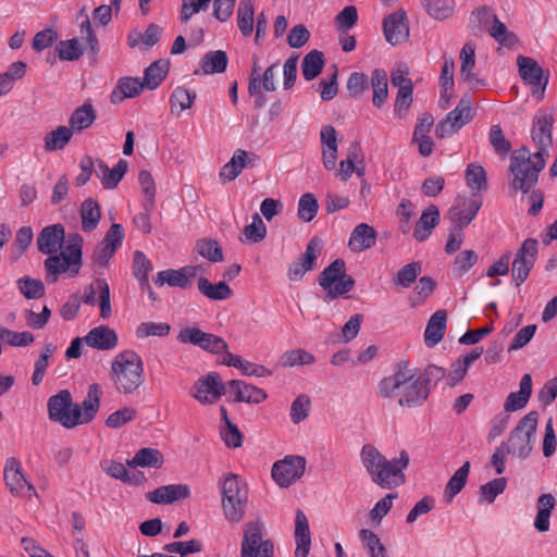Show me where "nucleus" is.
Masks as SVG:
<instances>
[{
    "label": "nucleus",
    "mask_w": 557,
    "mask_h": 557,
    "mask_svg": "<svg viewBox=\"0 0 557 557\" xmlns=\"http://www.w3.org/2000/svg\"><path fill=\"white\" fill-rule=\"evenodd\" d=\"M430 388L423 386V380L416 377L414 370L407 362H399L393 374L385 376L379 384V395L383 398H397L401 407L421 406L429 397Z\"/></svg>",
    "instance_id": "f257e3e1"
},
{
    "label": "nucleus",
    "mask_w": 557,
    "mask_h": 557,
    "mask_svg": "<svg viewBox=\"0 0 557 557\" xmlns=\"http://www.w3.org/2000/svg\"><path fill=\"white\" fill-rule=\"evenodd\" d=\"M361 461L371 480L382 488L400 486L406 481L404 470L409 465V455L403 450L399 458L386 459L373 445L367 444L360 453Z\"/></svg>",
    "instance_id": "f03ea898"
},
{
    "label": "nucleus",
    "mask_w": 557,
    "mask_h": 557,
    "mask_svg": "<svg viewBox=\"0 0 557 557\" xmlns=\"http://www.w3.org/2000/svg\"><path fill=\"white\" fill-rule=\"evenodd\" d=\"M110 376L119 394H137L145 382L143 359L134 350L117 354L111 362Z\"/></svg>",
    "instance_id": "7ed1b4c3"
},
{
    "label": "nucleus",
    "mask_w": 557,
    "mask_h": 557,
    "mask_svg": "<svg viewBox=\"0 0 557 557\" xmlns=\"http://www.w3.org/2000/svg\"><path fill=\"white\" fill-rule=\"evenodd\" d=\"M544 166L545 159L541 149L530 152L525 146H522L516 150L510 162L513 189L528 193L537 183L539 174Z\"/></svg>",
    "instance_id": "20e7f679"
},
{
    "label": "nucleus",
    "mask_w": 557,
    "mask_h": 557,
    "mask_svg": "<svg viewBox=\"0 0 557 557\" xmlns=\"http://www.w3.org/2000/svg\"><path fill=\"white\" fill-rule=\"evenodd\" d=\"M82 236L72 234L69 236V244L66 246L67 253L62 251L48 255L49 257L44 261L46 270L45 278L48 284L55 283L59 276L67 271L71 277L78 274L82 267Z\"/></svg>",
    "instance_id": "39448f33"
},
{
    "label": "nucleus",
    "mask_w": 557,
    "mask_h": 557,
    "mask_svg": "<svg viewBox=\"0 0 557 557\" xmlns=\"http://www.w3.org/2000/svg\"><path fill=\"white\" fill-rule=\"evenodd\" d=\"M222 509L225 519L232 523H237L243 520L247 509L248 503V486L235 473H227L219 482Z\"/></svg>",
    "instance_id": "423d86ee"
},
{
    "label": "nucleus",
    "mask_w": 557,
    "mask_h": 557,
    "mask_svg": "<svg viewBox=\"0 0 557 557\" xmlns=\"http://www.w3.org/2000/svg\"><path fill=\"white\" fill-rule=\"evenodd\" d=\"M318 283L326 293L325 300H333L349 293L356 281L346 274V263L338 258L320 273Z\"/></svg>",
    "instance_id": "0eeeda50"
},
{
    "label": "nucleus",
    "mask_w": 557,
    "mask_h": 557,
    "mask_svg": "<svg viewBox=\"0 0 557 557\" xmlns=\"http://www.w3.org/2000/svg\"><path fill=\"white\" fill-rule=\"evenodd\" d=\"M240 557H274V543L264 537V525L260 521L245 524L240 544Z\"/></svg>",
    "instance_id": "6e6552de"
},
{
    "label": "nucleus",
    "mask_w": 557,
    "mask_h": 557,
    "mask_svg": "<svg viewBox=\"0 0 557 557\" xmlns=\"http://www.w3.org/2000/svg\"><path fill=\"white\" fill-rule=\"evenodd\" d=\"M48 416L51 421L58 422L65 429L79 425L81 408L73 401L67 389H61L52 395L47 403Z\"/></svg>",
    "instance_id": "1a4fd4ad"
},
{
    "label": "nucleus",
    "mask_w": 557,
    "mask_h": 557,
    "mask_svg": "<svg viewBox=\"0 0 557 557\" xmlns=\"http://www.w3.org/2000/svg\"><path fill=\"white\" fill-rule=\"evenodd\" d=\"M537 422L539 413L531 411L512 430L507 444L518 458L524 459L532 451Z\"/></svg>",
    "instance_id": "9d476101"
},
{
    "label": "nucleus",
    "mask_w": 557,
    "mask_h": 557,
    "mask_svg": "<svg viewBox=\"0 0 557 557\" xmlns=\"http://www.w3.org/2000/svg\"><path fill=\"white\" fill-rule=\"evenodd\" d=\"M519 74L524 84L531 89V95L536 100H542L549 79V73L545 72L532 58L519 55L517 59Z\"/></svg>",
    "instance_id": "9b49d317"
},
{
    "label": "nucleus",
    "mask_w": 557,
    "mask_h": 557,
    "mask_svg": "<svg viewBox=\"0 0 557 557\" xmlns=\"http://www.w3.org/2000/svg\"><path fill=\"white\" fill-rule=\"evenodd\" d=\"M225 394L226 385L218 372L201 376L190 389V395L202 405H213Z\"/></svg>",
    "instance_id": "f8f14e48"
},
{
    "label": "nucleus",
    "mask_w": 557,
    "mask_h": 557,
    "mask_svg": "<svg viewBox=\"0 0 557 557\" xmlns=\"http://www.w3.org/2000/svg\"><path fill=\"white\" fill-rule=\"evenodd\" d=\"M3 476L12 495L24 498L37 496L35 486L26 479L21 462L14 457L7 459Z\"/></svg>",
    "instance_id": "ddd939ff"
},
{
    "label": "nucleus",
    "mask_w": 557,
    "mask_h": 557,
    "mask_svg": "<svg viewBox=\"0 0 557 557\" xmlns=\"http://www.w3.org/2000/svg\"><path fill=\"white\" fill-rule=\"evenodd\" d=\"M539 242L534 238L525 239L518 249L512 262V281L520 286L528 278L534 267Z\"/></svg>",
    "instance_id": "4468645a"
},
{
    "label": "nucleus",
    "mask_w": 557,
    "mask_h": 557,
    "mask_svg": "<svg viewBox=\"0 0 557 557\" xmlns=\"http://www.w3.org/2000/svg\"><path fill=\"white\" fill-rule=\"evenodd\" d=\"M472 102L462 97L454 110L436 125V135L441 138L450 137L471 120Z\"/></svg>",
    "instance_id": "2eb2a0df"
},
{
    "label": "nucleus",
    "mask_w": 557,
    "mask_h": 557,
    "mask_svg": "<svg viewBox=\"0 0 557 557\" xmlns=\"http://www.w3.org/2000/svg\"><path fill=\"white\" fill-rule=\"evenodd\" d=\"M306 470V459L300 456H286L272 467V478L282 487L290 486Z\"/></svg>",
    "instance_id": "dca6fc26"
},
{
    "label": "nucleus",
    "mask_w": 557,
    "mask_h": 557,
    "mask_svg": "<svg viewBox=\"0 0 557 557\" xmlns=\"http://www.w3.org/2000/svg\"><path fill=\"white\" fill-rule=\"evenodd\" d=\"M177 341L199 346L211 354H220L228 348V345L222 337L206 333L198 327L183 329L177 335Z\"/></svg>",
    "instance_id": "f3484780"
},
{
    "label": "nucleus",
    "mask_w": 557,
    "mask_h": 557,
    "mask_svg": "<svg viewBox=\"0 0 557 557\" xmlns=\"http://www.w3.org/2000/svg\"><path fill=\"white\" fill-rule=\"evenodd\" d=\"M383 32L386 41L393 46L406 41L409 37L406 12L398 10L387 15L383 21Z\"/></svg>",
    "instance_id": "a211bd4d"
},
{
    "label": "nucleus",
    "mask_w": 557,
    "mask_h": 557,
    "mask_svg": "<svg viewBox=\"0 0 557 557\" xmlns=\"http://www.w3.org/2000/svg\"><path fill=\"white\" fill-rule=\"evenodd\" d=\"M230 394V400L236 403L260 404L267 397V393L242 380H232L226 385V393Z\"/></svg>",
    "instance_id": "6ab92c4d"
},
{
    "label": "nucleus",
    "mask_w": 557,
    "mask_h": 557,
    "mask_svg": "<svg viewBox=\"0 0 557 557\" xmlns=\"http://www.w3.org/2000/svg\"><path fill=\"white\" fill-rule=\"evenodd\" d=\"M64 239V227L58 223L44 227L37 237L36 244L41 253L53 255L63 246Z\"/></svg>",
    "instance_id": "aec40b11"
},
{
    "label": "nucleus",
    "mask_w": 557,
    "mask_h": 557,
    "mask_svg": "<svg viewBox=\"0 0 557 557\" xmlns=\"http://www.w3.org/2000/svg\"><path fill=\"white\" fill-rule=\"evenodd\" d=\"M258 160L259 157L256 153L238 149L221 169L220 176L224 180L233 181L242 173L243 169L255 166Z\"/></svg>",
    "instance_id": "412c9836"
},
{
    "label": "nucleus",
    "mask_w": 557,
    "mask_h": 557,
    "mask_svg": "<svg viewBox=\"0 0 557 557\" xmlns=\"http://www.w3.org/2000/svg\"><path fill=\"white\" fill-rule=\"evenodd\" d=\"M189 487L186 484H170L160 486L146 494V498L153 504H172L188 498Z\"/></svg>",
    "instance_id": "4be33fe9"
},
{
    "label": "nucleus",
    "mask_w": 557,
    "mask_h": 557,
    "mask_svg": "<svg viewBox=\"0 0 557 557\" xmlns=\"http://www.w3.org/2000/svg\"><path fill=\"white\" fill-rule=\"evenodd\" d=\"M457 205L449 210L450 218L454 225L463 228L469 225L479 212L482 201L469 200L467 198L458 197Z\"/></svg>",
    "instance_id": "5701e85b"
},
{
    "label": "nucleus",
    "mask_w": 557,
    "mask_h": 557,
    "mask_svg": "<svg viewBox=\"0 0 557 557\" xmlns=\"http://www.w3.org/2000/svg\"><path fill=\"white\" fill-rule=\"evenodd\" d=\"M84 343L98 350H110L117 345V335L108 325L91 329L84 337Z\"/></svg>",
    "instance_id": "b1692460"
},
{
    "label": "nucleus",
    "mask_w": 557,
    "mask_h": 557,
    "mask_svg": "<svg viewBox=\"0 0 557 557\" xmlns=\"http://www.w3.org/2000/svg\"><path fill=\"white\" fill-rule=\"evenodd\" d=\"M198 267H184L180 270H164L157 274L154 284L163 286L169 284L170 286L187 288L190 284L189 278L194 277L197 273Z\"/></svg>",
    "instance_id": "393cba45"
},
{
    "label": "nucleus",
    "mask_w": 557,
    "mask_h": 557,
    "mask_svg": "<svg viewBox=\"0 0 557 557\" xmlns=\"http://www.w3.org/2000/svg\"><path fill=\"white\" fill-rule=\"evenodd\" d=\"M376 231L367 223L358 224L351 232L348 247L351 251L361 252L372 248L376 243Z\"/></svg>",
    "instance_id": "a878e982"
},
{
    "label": "nucleus",
    "mask_w": 557,
    "mask_h": 557,
    "mask_svg": "<svg viewBox=\"0 0 557 557\" xmlns=\"http://www.w3.org/2000/svg\"><path fill=\"white\" fill-rule=\"evenodd\" d=\"M101 396L102 389L99 384L94 383L88 386L85 399L78 404L81 408L79 425L87 424L95 419L100 408Z\"/></svg>",
    "instance_id": "bb28decb"
},
{
    "label": "nucleus",
    "mask_w": 557,
    "mask_h": 557,
    "mask_svg": "<svg viewBox=\"0 0 557 557\" xmlns=\"http://www.w3.org/2000/svg\"><path fill=\"white\" fill-rule=\"evenodd\" d=\"M295 541V557H307L311 546V537L308 519L301 509L296 510Z\"/></svg>",
    "instance_id": "cd10ccee"
},
{
    "label": "nucleus",
    "mask_w": 557,
    "mask_h": 557,
    "mask_svg": "<svg viewBox=\"0 0 557 557\" xmlns=\"http://www.w3.org/2000/svg\"><path fill=\"white\" fill-rule=\"evenodd\" d=\"M228 57L223 50H212L207 52L199 62V70H195V74H221L226 71Z\"/></svg>",
    "instance_id": "c85d7f7f"
},
{
    "label": "nucleus",
    "mask_w": 557,
    "mask_h": 557,
    "mask_svg": "<svg viewBox=\"0 0 557 557\" xmlns=\"http://www.w3.org/2000/svg\"><path fill=\"white\" fill-rule=\"evenodd\" d=\"M447 322L445 310L434 312L426 324L424 331V343L428 347L436 346L444 337Z\"/></svg>",
    "instance_id": "c756f323"
},
{
    "label": "nucleus",
    "mask_w": 557,
    "mask_h": 557,
    "mask_svg": "<svg viewBox=\"0 0 557 557\" xmlns=\"http://www.w3.org/2000/svg\"><path fill=\"white\" fill-rule=\"evenodd\" d=\"M532 394V377L529 373L523 374L520 381L519 392L510 393L504 404L507 412H513L524 408Z\"/></svg>",
    "instance_id": "7c9ffc66"
},
{
    "label": "nucleus",
    "mask_w": 557,
    "mask_h": 557,
    "mask_svg": "<svg viewBox=\"0 0 557 557\" xmlns=\"http://www.w3.org/2000/svg\"><path fill=\"white\" fill-rule=\"evenodd\" d=\"M460 77L461 79L469 84L471 87L476 86L481 81L473 73L475 66V45L471 41H468L463 45L460 51Z\"/></svg>",
    "instance_id": "2f4dec72"
},
{
    "label": "nucleus",
    "mask_w": 557,
    "mask_h": 557,
    "mask_svg": "<svg viewBox=\"0 0 557 557\" xmlns=\"http://www.w3.org/2000/svg\"><path fill=\"white\" fill-rule=\"evenodd\" d=\"M440 222V210L435 205H430L421 214L413 231V237L418 242L428 239L432 230Z\"/></svg>",
    "instance_id": "473e14b6"
},
{
    "label": "nucleus",
    "mask_w": 557,
    "mask_h": 557,
    "mask_svg": "<svg viewBox=\"0 0 557 557\" xmlns=\"http://www.w3.org/2000/svg\"><path fill=\"white\" fill-rule=\"evenodd\" d=\"M145 88L143 82L135 77H122L112 90L110 99L112 103H120L126 98L138 96Z\"/></svg>",
    "instance_id": "72a5a7b5"
},
{
    "label": "nucleus",
    "mask_w": 557,
    "mask_h": 557,
    "mask_svg": "<svg viewBox=\"0 0 557 557\" xmlns=\"http://www.w3.org/2000/svg\"><path fill=\"white\" fill-rule=\"evenodd\" d=\"M97 165L99 169L98 175L100 176L101 184L106 189L115 188L128 168L127 161L123 159H120L113 169H109V166L101 160L97 161Z\"/></svg>",
    "instance_id": "f704fd0d"
},
{
    "label": "nucleus",
    "mask_w": 557,
    "mask_h": 557,
    "mask_svg": "<svg viewBox=\"0 0 557 557\" xmlns=\"http://www.w3.org/2000/svg\"><path fill=\"white\" fill-rule=\"evenodd\" d=\"M164 458L159 449L144 447L140 448L132 459L126 460V466L131 468L147 467L159 469L162 467Z\"/></svg>",
    "instance_id": "c9c22d12"
},
{
    "label": "nucleus",
    "mask_w": 557,
    "mask_h": 557,
    "mask_svg": "<svg viewBox=\"0 0 557 557\" xmlns=\"http://www.w3.org/2000/svg\"><path fill=\"white\" fill-rule=\"evenodd\" d=\"M199 292L211 300H226L233 296V290L225 282L211 283L207 277H200L197 283Z\"/></svg>",
    "instance_id": "e433bc0d"
},
{
    "label": "nucleus",
    "mask_w": 557,
    "mask_h": 557,
    "mask_svg": "<svg viewBox=\"0 0 557 557\" xmlns=\"http://www.w3.org/2000/svg\"><path fill=\"white\" fill-rule=\"evenodd\" d=\"M169 72V62L165 60H157L152 62L144 73L143 84L145 88L156 89L166 77Z\"/></svg>",
    "instance_id": "4c0bfd02"
},
{
    "label": "nucleus",
    "mask_w": 557,
    "mask_h": 557,
    "mask_svg": "<svg viewBox=\"0 0 557 557\" xmlns=\"http://www.w3.org/2000/svg\"><path fill=\"white\" fill-rule=\"evenodd\" d=\"M371 87L373 90L372 102L380 108L388 97V78L384 70L375 69L371 73Z\"/></svg>",
    "instance_id": "58836bf2"
},
{
    "label": "nucleus",
    "mask_w": 557,
    "mask_h": 557,
    "mask_svg": "<svg viewBox=\"0 0 557 557\" xmlns=\"http://www.w3.org/2000/svg\"><path fill=\"white\" fill-rule=\"evenodd\" d=\"M323 52L312 50L305 55L301 62L302 76L307 82L318 77L324 66Z\"/></svg>",
    "instance_id": "ea45409f"
},
{
    "label": "nucleus",
    "mask_w": 557,
    "mask_h": 557,
    "mask_svg": "<svg viewBox=\"0 0 557 557\" xmlns=\"http://www.w3.org/2000/svg\"><path fill=\"white\" fill-rule=\"evenodd\" d=\"M96 119L95 110L89 103H84L74 110L70 117V127L74 133L89 127Z\"/></svg>",
    "instance_id": "a19ab883"
},
{
    "label": "nucleus",
    "mask_w": 557,
    "mask_h": 557,
    "mask_svg": "<svg viewBox=\"0 0 557 557\" xmlns=\"http://www.w3.org/2000/svg\"><path fill=\"white\" fill-rule=\"evenodd\" d=\"M553 114L539 111L533 117L532 139H552Z\"/></svg>",
    "instance_id": "79ce46f5"
},
{
    "label": "nucleus",
    "mask_w": 557,
    "mask_h": 557,
    "mask_svg": "<svg viewBox=\"0 0 557 557\" xmlns=\"http://www.w3.org/2000/svg\"><path fill=\"white\" fill-rule=\"evenodd\" d=\"M470 471V462L466 461L448 480L444 495L451 500L465 487Z\"/></svg>",
    "instance_id": "37998d69"
},
{
    "label": "nucleus",
    "mask_w": 557,
    "mask_h": 557,
    "mask_svg": "<svg viewBox=\"0 0 557 557\" xmlns=\"http://www.w3.org/2000/svg\"><path fill=\"white\" fill-rule=\"evenodd\" d=\"M195 251L210 262H222L223 250L219 243L212 238H201L196 242Z\"/></svg>",
    "instance_id": "c03bdc74"
},
{
    "label": "nucleus",
    "mask_w": 557,
    "mask_h": 557,
    "mask_svg": "<svg viewBox=\"0 0 557 557\" xmlns=\"http://www.w3.org/2000/svg\"><path fill=\"white\" fill-rule=\"evenodd\" d=\"M465 178L468 187H470L473 193H480L487 189L486 172L483 166L476 163L468 164Z\"/></svg>",
    "instance_id": "a18cd8bd"
},
{
    "label": "nucleus",
    "mask_w": 557,
    "mask_h": 557,
    "mask_svg": "<svg viewBox=\"0 0 557 557\" xmlns=\"http://www.w3.org/2000/svg\"><path fill=\"white\" fill-rule=\"evenodd\" d=\"M253 4L252 0H240L237 10V23L244 36H250L253 30Z\"/></svg>",
    "instance_id": "49530a36"
},
{
    "label": "nucleus",
    "mask_w": 557,
    "mask_h": 557,
    "mask_svg": "<svg viewBox=\"0 0 557 557\" xmlns=\"http://www.w3.org/2000/svg\"><path fill=\"white\" fill-rule=\"evenodd\" d=\"M138 181L145 197L143 207L146 211H152L156 203L154 180L149 171L141 170L138 175Z\"/></svg>",
    "instance_id": "de8ad7c7"
},
{
    "label": "nucleus",
    "mask_w": 557,
    "mask_h": 557,
    "mask_svg": "<svg viewBox=\"0 0 557 557\" xmlns=\"http://www.w3.org/2000/svg\"><path fill=\"white\" fill-rule=\"evenodd\" d=\"M422 267L418 261H412L404 265L397 274L392 278V283L395 286L403 288H409L413 282L418 278L421 273Z\"/></svg>",
    "instance_id": "09e8293b"
},
{
    "label": "nucleus",
    "mask_w": 557,
    "mask_h": 557,
    "mask_svg": "<svg viewBox=\"0 0 557 557\" xmlns=\"http://www.w3.org/2000/svg\"><path fill=\"white\" fill-rule=\"evenodd\" d=\"M314 361L315 358L311 352L298 348L285 351L280 359V364L284 368H293L312 364Z\"/></svg>",
    "instance_id": "8fccbe9b"
},
{
    "label": "nucleus",
    "mask_w": 557,
    "mask_h": 557,
    "mask_svg": "<svg viewBox=\"0 0 557 557\" xmlns=\"http://www.w3.org/2000/svg\"><path fill=\"white\" fill-rule=\"evenodd\" d=\"M487 33L498 44L507 48H511L518 42L517 36L513 33L508 32L506 25L499 21L497 16L493 20L491 26L487 28Z\"/></svg>",
    "instance_id": "3c124183"
},
{
    "label": "nucleus",
    "mask_w": 557,
    "mask_h": 557,
    "mask_svg": "<svg viewBox=\"0 0 557 557\" xmlns=\"http://www.w3.org/2000/svg\"><path fill=\"white\" fill-rule=\"evenodd\" d=\"M101 218L98 203L91 199H86L82 205V224L83 230L90 232L95 230Z\"/></svg>",
    "instance_id": "603ef678"
},
{
    "label": "nucleus",
    "mask_w": 557,
    "mask_h": 557,
    "mask_svg": "<svg viewBox=\"0 0 557 557\" xmlns=\"http://www.w3.org/2000/svg\"><path fill=\"white\" fill-rule=\"evenodd\" d=\"M426 12L435 20L449 17L455 9L454 0H421Z\"/></svg>",
    "instance_id": "864d4df0"
},
{
    "label": "nucleus",
    "mask_w": 557,
    "mask_h": 557,
    "mask_svg": "<svg viewBox=\"0 0 557 557\" xmlns=\"http://www.w3.org/2000/svg\"><path fill=\"white\" fill-rule=\"evenodd\" d=\"M18 290L27 299H39L45 295V284L37 278L23 276L16 282Z\"/></svg>",
    "instance_id": "5fc2aeb1"
},
{
    "label": "nucleus",
    "mask_w": 557,
    "mask_h": 557,
    "mask_svg": "<svg viewBox=\"0 0 557 557\" xmlns=\"http://www.w3.org/2000/svg\"><path fill=\"white\" fill-rule=\"evenodd\" d=\"M245 238H239L240 242L256 244L263 240L267 236V226L258 213L252 215V222L244 227Z\"/></svg>",
    "instance_id": "6e6d98bb"
},
{
    "label": "nucleus",
    "mask_w": 557,
    "mask_h": 557,
    "mask_svg": "<svg viewBox=\"0 0 557 557\" xmlns=\"http://www.w3.org/2000/svg\"><path fill=\"white\" fill-rule=\"evenodd\" d=\"M57 51L60 60L75 61L84 54L85 48L77 38H72L70 40L60 41L57 46Z\"/></svg>",
    "instance_id": "4d7b16f0"
},
{
    "label": "nucleus",
    "mask_w": 557,
    "mask_h": 557,
    "mask_svg": "<svg viewBox=\"0 0 557 557\" xmlns=\"http://www.w3.org/2000/svg\"><path fill=\"white\" fill-rule=\"evenodd\" d=\"M319 205L313 194H304L298 201V218L304 222H311L318 213Z\"/></svg>",
    "instance_id": "13d9d810"
},
{
    "label": "nucleus",
    "mask_w": 557,
    "mask_h": 557,
    "mask_svg": "<svg viewBox=\"0 0 557 557\" xmlns=\"http://www.w3.org/2000/svg\"><path fill=\"white\" fill-rule=\"evenodd\" d=\"M360 539L366 543L370 557H387V550L377 534L368 529L359 531Z\"/></svg>",
    "instance_id": "bf43d9fd"
},
{
    "label": "nucleus",
    "mask_w": 557,
    "mask_h": 557,
    "mask_svg": "<svg viewBox=\"0 0 557 557\" xmlns=\"http://www.w3.org/2000/svg\"><path fill=\"white\" fill-rule=\"evenodd\" d=\"M171 325L165 322H143L136 329L138 338L150 336L165 337L170 334Z\"/></svg>",
    "instance_id": "052dcab7"
},
{
    "label": "nucleus",
    "mask_w": 557,
    "mask_h": 557,
    "mask_svg": "<svg viewBox=\"0 0 557 557\" xmlns=\"http://www.w3.org/2000/svg\"><path fill=\"white\" fill-rule=\"evenodd\" d=\"M152 264L146 255L139 250L134 252L133 274L139 281V284H147L149 272Z\"/></svg>",
    "instance_id": "680f3d73"
},
{
    "label": "nucleus",
    "mask_w": 557,
    "mask_h": 557,
    "mask_svg": "<svg viewBox=\"0 0 557 557\" xmlns=\"http://www.w3.org/2000/svg\"><path fill=\"white\" fill-rule=\"evenodd\" d=\"M496 15L487 7H481L472 12L470 17V26L473 32H482L488 28Z\"/></svg>",
    "instance_id": "e2e57ef3"
},
{
    "label": "nucleus",
    "mask_w": 557,
    "mask_h": 557,
    "mask_svg": "<svg viewBox=\"0 0 557 557\" xmlns=\"http://www.w3.org/2000/svg\"><path fill=\"white\" fill-rule=\"evenodd\" d=\"M478 261V255L474 250H465L460 252L454 261L453 273L456 277H461Z\"/></svg>",
    "instance_id": "0e129e2a"
},
{
    "label": "nucleus",
    "mask_w": 557,
    "mask_h": 557,
    "mask_svg": "<svg viewBox=\"0 0 557 557\" xmlns=\"http://www.w3.org/2000/svg\"><path fill=\"white\" fill-rule=\"evenodd\" d=\"M202 543L198 540H190L187 542H172L165 544L163 549L168 553L180 554V557H185L188 554H195L202 550Z\"/></svg>",
    "instance_id": "69168bd1"
},
{
    "label": "nucleus",
    "mask_w": 557,
    "mask_h": 557,
    "mask_svg": "<svg viewBox=\"0 0 557 557\" xmlns=\"http://www.w3.org/2000/svg\"><path fill=\"white\" fill-rule=\"evenodd\" d=\"M137 411L133 407H123L111 414L106 420V425L111 429H119L136 418Z\"/></svg>",
    "instance_id": "338daca9"
},
{
    "label": "nucleus",
    "mask_w": 557,
    "mask_h": 557,
    "mask_svg": "<svg viewBox=\"0 0 557 557\" xmlns=\"http://www.w3.org/2000/svg\"><path fill=\"white\" fill-rule=\"evenodd\" d=\"M323 242L320 237L314 236L312 237L307 247L305 252L300 256L299 260L304 262L310 270H312L315 265L317 259L322 252Z\"/></svg>",
    "instance_id": "774afa93"
}]
</instances>
